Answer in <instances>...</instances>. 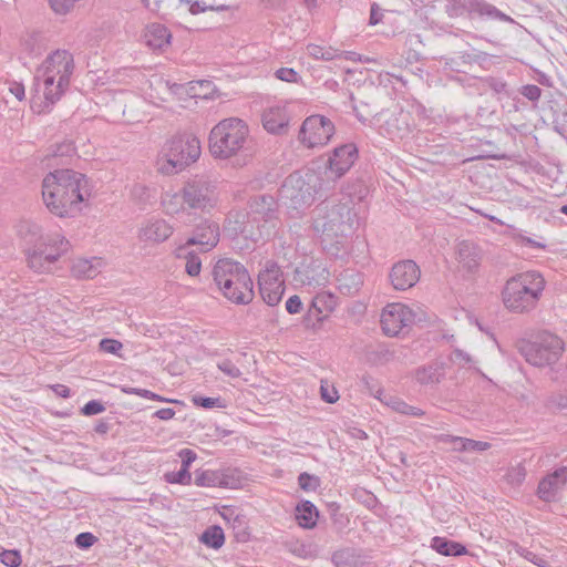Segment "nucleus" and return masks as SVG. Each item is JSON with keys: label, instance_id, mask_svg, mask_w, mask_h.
<instances>
[{"label": "nucleus", "instance_id": "f257e3e1", "mask_svg": "<svg viewBox=\"0 0 567 567\" xmlns=\"http://www.w3.org/2000/svg\"><path fill=\"white\" fill-rule=\"evenodd\" d=\"M92 196L89 178L73 169H55L42 181V198L48 210L61 218L74 217Z\"/></svg>", "mask_w": 567, "mask_h": 567}, {"label": "nucleus", "instance_id": "f03ea898", "mask_svg": "<svg viewBox=\"0 0 567 567\" xmlns=\"http://www.w3.org/2000/svg\"><path fill=\"white\" fill-rule=\"evenodd\" d=\"M333 189V181L322 174L307 169L297 171L286 177L279 188L278 199L292 218L302 214L318 199L327 197Z\"/></svg>", "mask_w": 567, "mask_h": 567}, {"label": "nucleus", "instance_id": "7ed1b4c3", "mask_svg": "<svg viewBox=\"0 0 567 567\" xmlns=\"http://www.w3.org/2000/svg\"><path fill=\"white\" fill-rule=\"evenodd\" d=\"M212 277L218 290L229 301L237 305L252 301L254 282L240 262L230 258L219 259L212 269Z\"/></svg>", "mask_w": 567, "mask_h": 567}, {"label": "nucleus", "instance_id": "20e7f679", "mask_svg": "<svg viewBox=\"0 0 567 567\" xmlns=\"http://www.w3.org/2000/svg\"><path fill=\"white\" fill-rule=\"evenodd\" d=\"M545 289V279L539 272L526 271L512 277L502 291L504 306L515 313L533 310Z\"/></svg>", "mask_w": 567, "mask_h": 567}, {"label": "nucleus", "instance_id": "39448f33", "mask_svg": "<svg viewBox=\"0 0 567 567\" xmlns=\"http://www.w3.org/2000/svg\"><path fill=\"white\" fill-rule=\"evenodd\" d=\"M316 212L313 228L328 238L351 235L358 223L357 214L347 203L334 205L331 208L328 205H321L317 207Z\"/></svg>", "mask_w": 567, "mask_h": 567}, {"label": "nucleus", "instance_id": "423d86ee", "mask_svg": "<svg viewBox=\"0 0 567 567\" xmlns=\"http://www.w3.org/2000/svg\"><path fill=\"white\" fill-rule=\"evenodd\" d=\"M519 353L534 367H549L556 363L564 352V341L549 332H543L534 341H522Z\"/></svg>", "mask_w": 567, "mask_h": 567}, {"label": "nucleus", "instance_id": "0eeeda50", "mask_svg": "<svg viewBox=\"0 0 567 567\" xmlns=\"http://www.w3.org/2000/svg\"><path fill=\"white\" fill-rule=\"evenodd\" d=\"M183 203L187 209L209 212L217 206L218 192L216 182L205 175L188 178L182 187Z\"/></svg>", "mask_w": 567, "mask_h": 567}, {"label": "nucleus", "instance_id": "6e6552de", "mask_svg": "<svg viewBox=\"0 0 567 567\" xmlns=\"http://www.w3.org/2000/svg\"><path fill=\"white\" fill-rule=\"evenodd\" d=\"M69 249L68 239L60 235H48L45 241L25 248L28 266L37 272H50L59 258Z\"/></svg>", "mask_w": 567, "mask_h": 567}, {"label": "nucleus", "instance_id": "1a4fd4ad", "mask_svg": "<svg viewBox=\"0 0 567 567\" xmlns=\"http://www.w3.org/2000/svg\"><path fill=\"white\" fill-rule=\"evenodd\" d=\"M200 144H165L157 158V169L172 175L182 172L200 156Z\"/></svg>", "mask_w": 567, "mask_h": 567}, {"label": "nucleus", "instance_id": "9d476101", "mask_svg": "<svg viewBox=\"0 0 567 567\" xmlns=\"http://www.w3.org/2000/svg\"><path fill=\"white\" fill-rule=\"evenodd\" d=\"M31 90L34 92L31 107L40 114L44 112V109L58 102L68 87H58V78L35 71Z\"/></svg>", "mask_w": 567, "mask_h": 567}, {"label": "nucleus", "instance_id": "9b49d317", "mask_svg": "<svg viewBox=\"0 0 567 567\" xmlns=\"http://www.w3.org/2000/svg\"><path fill=\"white\" fill-rule=\"evenodd\" d=\"M446 12L450 18L467 14L468 18L480 17L505 22H514L507 14L484 0H449Z\"/></svg>", "mask_w": 567, "mask_h": 567}, {"label": "nucleus", "instance_id": "f8f14e48", "mask_svg": "<svg viewBox=\"0 0 567 567\" xmlns=\"http://www.w3.org/2000/svg\"><path fill=\"white\" fill-rule=\"evenodd\" d=\"M220 238L219 224L210 218H203L193 229V235L176 249L177 256H183L190 246H198L202 252L212 250Z\"/></svg>", "mask_w": 567, "mask_h": 567}, {"label": "nucleus", "instance_id": "ddd939ff", "mask_svg": "<svg viewBox=\"0 0 567 567\" xmlns=\"http://www.w3.org/2000/svg\"><path fill=\"white\" fill-rule=\"evenodd\" d=\"M37 71L58 78V87H69L74 71L73 55L66 50H55L47 56Z\"/></svg>", "mask_w": 567, "mask_h": 567}, {"label": "nucleus", "instance_id": "4468645a", "mask_svg": "<svg viewBox=\"0 0 567 567\" xmlns=\"http://www.w3.org/2000/svg\"><path fill=\"white\" fill-rule=\"evenodd\" d=\"M416 320V315L405 305H388L381 313L382 330L386 336H398L404 328Z\"/></svg>", "mask_w": 567, "mask_h": 567}, {"label": "nucleus", "instance_id": "2eb2a0df", "mask_svg": "<svg viewBox=\"0 0 567 567\" xmlns=\"http://www.w3.org/2000/svg\"><path fill=\"white\" fill-rule=\"evenodd\" d=\"M336 132L334 124L324 115L313 114L302 122L298 142H330Z\"/></svg>", "mask_w": 567, "mask_h": 567}, {"label": "nucleus", "instance_id": "dca6fc26", "mask_svg": "<svg viewBox=\"0 0 567 567\" xmlns=\"http://www.w3.org/2000/svg\"><path fill=\"white\" fill-rule=\"evenodd\" d=\"M357 158V144H340L329 156L323 177H330L334 185L337 179L342 177L352 167Z\"/></svg>", "mask_w": 567, "mask_h": 567}, {"label": "nucleus", "instance_id": "f3484780", "mask_svg": "<svg viewBox=\"0 0 567 567\" xmlns=\"http://www.w3.org/2000/svg\"><path fill=\"white\" fill-rule=\"evenodd\" d=\"M248 134V125L243 120L228 117L210 130L208 142H245Z\"/></svg>", "mask_w": 567, "mask_h": 567}, {"label": "nucleus", "instance_id": "a211bd4d", "mask_svg": "<svg viewBox=\"0 0 567 567\" xmlns=\"http://www.w3.org/2000/svg\"><path fill=\"white\" fill-rule=\"evenodd\" d=\"M420 274V268L413 260H402L393 265L389 277L394 289L406 290L419 281Z\"/></svg>", "mask_w": 567, "mask_h": 567}, {"label": "nucleus", "instance_id": "6ab92c4d", "mask_svg": "<svg viewBox=\"0 0 567 567\" xmlns=\"http://www.w3.org/2000/svg\"><path fill=\"white\" fill-rule=\"evenodd\" d=\"M289 113L285 106H271L262 112L264 128L274 135L281 136L288 131Z\"/></svg>", "mask_w": 567, "mask_h": 567}, {"label": "nucleus", "instance_id": "aec40b11", "mask_svg": "<svg viewBox=\"0 0 567 567\" xmlns=\"http://www.w3.org/2000/svg\"><path fill=\"white\" fill-rule=\"evenodd\" d=\"M456 259L462 270L474 274L482 261V250L473 241L463 240L456 246Z\"/></svg>", "mask_w": 567, "mask_h": 567}, {"label": "nucleus", "instance_id": "412c9836", "mask_svg": "<svg viewBox=\"0 0 567 567\" xmlns=\"http://www.w3.org/2000/svg\"><path fill=\"white\" fill-rule=\"evenodd\" d=\"M567 483V467L563 466L546 475L538 484L537 495L545 502L555 499L557 492Z\"/></svg>", "mask_w": 567, "mask_h": 567}, {"label": "nucleus", "instance_id": "4be33fe9", "mask_svg": "<svg viewBox=\"0 0 567 567\" xmlns=\"http://www.w3.org/2000/svg\"><path fill=\"white\" fill-rule=\"evenodd\" d=\"M277 202L271 195H258L248 203L249 215L254 220L270 221L277 218Z\"/></svg>", "mask_w": 567, "mask_h": 567}, {"label": "nucleus", "instance_id": "5701e85b", "mask_svg": "<svg viewBox=\"0 0 567 567\" xmlns=\"http://www.w3.org/2000/svg\"><path fill=\"white\" fill-rule=\"evenodd\" d=\"M173 234V227L164 219L146 221L138 231L142 241L158 244L165 241Z\"/></svg>", "mask_w": 567, "mask_h": 567}, {"label": "nucleus", "instance_id": "b1692460", "mask_svg": "<svg viewBox=\"0 0 567 567\" xmlns=\"http://www.w3.org/2000/svg\"><path fill=\"white\" fill-rule=\"evenodd\" d=\"M212 156L218 159H233V165H244L248 156L239 144H208Z\"/></svg>", "mask_w": 567, "mask_h": 567}, {"label": "nucleus", "instance_id": "393cba45", "mask_svg": "<svg viewBox=\"0 0 567 567\" xmlns=\"http://www.w3.org/2000/svg\"><path fill=\"white\" fill-rule=\"evenodd\" d=\"M414 377L422 385L436 384L445 377V363L436 360L426 365L420 367L415 370Z\"/></svg>", "mask_w": 567, "mask_h": 567}, {"label": "nucleus", "instance_id": "a878e982", "mask_svg": "<svg viewBox=\"0 0 567 567\" xmlns=\"http://www.w3.org/2000/svg\"><path fill=\"white\" fill-rule=\"evenodd\" d=\"M477 61L478 56L476 54L467 52H461L455 56H441L440 59L444 70L456 73H466V69Z\"/></svg>", "mask_w": 567, "mask_h": 567}, {"label": "nucleus", "instance_id": "bb28decb", "mask_svg": "<svg viewBox=\"0 0 567 567\" xmlns=\"http://www.w3.org/2000/svg\"><path fill=\"white\" fill-rule=\"evenodd\" d=\"M172 34L169 30L159 23H153L145 33V43L155 50H162L171 42Z\"/></svg>", "mask_w": 567, "mask_h": 567}, {"label": "nucleus", "instance_id": "cd10ccee", "mask_svg": "<svg viewBox=\"0 0 567 567\" xmlns=\"http://www.w3.org/2000/svg\"><path fill=\"white\" fill-rule=\"evenodd\" d=\"M362 284V275L353 269H346L338 277V288L341 293L347 296L355 295Z\"/></svg>", "mask_w": 567, "mask_h": 567}, {"label": "nucleus", "instance_id": "c85d7f7f", "mask_svg": "<svg viewBox=\"0 0 567 567\" xmlns=\"http://www.w3.org/2000/svg\"><path fill=\"white\" fill-rule=\"evenodd\" d=\"M17 231L28 247H34L35 245H40L41 241H45V237L41 233V227L33 221H20Z\"/></svg>", "mask_w": 567, "mask_h": 567}, {"label": "nucleus", "instance_id": "c756f323", "mask_svg": "<svg viewBox=\"0 0 567 567\" xmlns=\"http://www.w3.org/2000/svg\"><path fill=\"white\" fill-rule=\"evenodd\" d=\"M431 547L444 556H462L467 554V549L463 544L439 536L432 538Z\"/></svg>", "mask_w": 567, "mask_h": 567}, {"label": "nucleus", "instance_id": "7c9ffc66", "mask_svg": "<svg viewBox=\"0 0 567 567\" xmlns=\"http://www.w3.org/2000/svg\"><path fill=\"white\" fill-rule=\"evenodd\" d=\"M100 265L101 260L97 258L78 259L73 262L71 272L78 279H91L99 274Z\"/></svg>", "mask_w": 567, "mask_h": 567}, {"label": "nucleus", "instance_id": "2f4dec72", "mask_svg": "<svg viewBox=\"0 0 567 567\" xmlns=\"http://www.w3.org/2000/svg\"><path fill=\"white\" fill-rule=\"evenodd\" d=\"M296 519L298 524L303 528H312L317 524L318 511L316 506L309 502L305 501L299 504L296 508Z\"/></svg>", "mask_w": 567, "mask_h": 567}, {"label": "nucleus", "instance_id": "473e14b6", "mask_svg": "<svg viewBox=\"0 0 567 567\" xmlns=\"http://www.w3.org/2000/svg\"><path fill=\"white\" fill-rule=\"evenodd\" d=\"M219 487L236 489L243 486L245 476L238 468H226L219 471Z\"/></svg>", "mask_w": 567, "mask_h": 567}, {"label": "nucleus", "instance_id": "72a5a7b5", "mask_svg": "<svg viewBox=\"0 0 567 567\" xmlns=\"http://www.w3.org/2000/svg\"><path fill=\"white\" fill-rule=\"evenodd\" d=\"M200 542L206 546L218 549L225 543L224 530L220 526L213 525L204 530L199 537Z\"/></svg>", "mask_w": 567, "mask_h": 567}, {"label": "nucleus", "instance_id": "f704fd0d", "mask_svg": "<svg viewBox=\"0 0 567 567\" xmlns=\"http://www.w3.org/2000/svg\"><path fill=\"white\" fill-rule=\"evenodd\" d=\"M162 205L166 214L171 216L178 215L187 209L186 204L183 203L182 189L174 194H166L162 199Z\"/></svg>", "mask_w": 567, "mask_h": 567}, {"label": "nucleus", "instance_id": "c9c22d12", "mask_svg": "<svg viewBox=\"0 0 567 567\" xmlns=\"http://www.w3.org/2000/svg\"><path fill=\"white\" fill-rule=\"evenodd\" d=\"M358 558L354 549L342 548L332 554L331 561L336 567H357Z\"/></svg>", "mask_w": 567, "mask_h": 567}, {"label": "nucleus", "instance_id": "e433bc0d", "mask_svg": "<svg viewBox=\"0 0 567 567\" xmlns=\"http://www.w3.org/2000/svg\"><path fill=\"white\" fill-rule=\"evenodd\" d=\"M284 279L281 278L280 268L276 264H271L264 271H261L258 276V285L266 286H277L280 287V284L284 285Z\"/></svg>", "mask_w": 567, "mask_h": 567}, {"label": "nucleus", "instance_id": "4c0bfd02", "mask_svg": "<svg viewBox=\"0 0 567 567\" xmlns=\"http://www.w3.org/2000/svg\"><path fill=\"white\" fill-rule=\"evenodd\" d=\"M260 295L264 301L268 306H276L280 302L285 292V285L280 284V287L259 285Z\"/></svg>", "mask_w": 567, "mask_h": 567}, {"label": "nucleus", "instance_id": "58836bf2", "mask_svg": "<svg viewBox=\"0 0 567 567\" xmlns=\"http://www.w3.org/2000/svg\"><path fill=\"white\" fill-rule=\"evenodd\" d=\"M328 278L329 272L326 268H308L305 270V279L302 281L308 286L319 287L324 286L328 282Z\"/></svg>", "mask_w": 567, "mask_h": 567}, {"label": "nucleus", "instance_id": "ea45409f", "mask_svg": "<svg viewBox=\"0 0 567 567\" xmlns=\"http://www.w3.org/2000/svg\"><path fill=\"white\" fill-rule=\"evenodd\" d=\"M182 2H186L189 4V12L192 14H198L200 12H205L207 10L210 11H226L229 9L226 4H214V3H207L206 1H198V0H181Z\"/></svg>", "mask_w": 567, "mask_h": 567}, {"label": "nucleus", "instance_id": "a19ab883", "mask_svg": "<svg viewBox=\"0 0 567 567\" xmlns=\"http://www.w3.org/2000/svg\"><path fill=\"white\" fill-rule=\"evenodd\" d=\"M219 471H202L196 472L195 484L204 487H219Z\"/></svg>", "mask_w": 567, "mask_h": 567}, {"label": "nucleus", "instance_id": "79ce46f5", "mask_svg": "<svg viewBox=\"0 0 567 567\" xmlns=\"http://www.w3.org/2000/svg\"><path fill=\"white\" fill-rule=\"evenodd\" d=\"M178 257L186 259L185 271L189 276L196 277L200 274L202 261L200 258L194 251H188V249H186V251L183 252V256Z\"/></svg>", "mask_w": 567, "mask_h": 567}, {"label": "nucleus", "instance_id": "37998d69", "mask_svg": "<svg viewBox=\"0 0 567 567\" xmlns=\"http://www.w3.org/2000/svg\"><path fill=\"white\" fill-rule=\"evenodd\" d=\"M166 85H167L168 90L171 91V93L178 95V96H182L183 94L189 95L192 97H198V96L206 97L207 96V93H204L203 95H200L195 91L194 82L188 83V87L185 84L171 83L169 81H166Z\"/></svg>", "mask_w": 567, "mask_h": 567}, {"label": "nucleus", "instance_id": "c03bdc74", "mask_svg": "<svg viewBox=\"0 0 567 567\" xmlns=\"http://www.w3.org/2000/svg\"><path fill=\"white\" fill-rule=\"evenodd\" d=\"M308 53L312 58H315L317 60H323V61H331V60L336 59L337 56H339L337 50H334L332 48L324 49V48L316 45V44L308 45Z\"/></svg>", "mask_w": 567, "mask_h": 567}, {"label": "nucleus", "instance_id": "a18cd8bd", "mask_svg": "<svg viewBox=\"0 0 567 567\" xmlns=\"http://www.w3.org/2000/svg\"><path fill=\"white\" fill-rule=\"evenodd\" d=\"M472 159H507L512 163H519L522 156L518 153H483L473 156Z\"/></svg>", "mask_w": 567, "mask_h": 567}, {"label": "nucleus", "instance_id": "49530a36", "mask_svg": "<svg viewBox=\"0 0 567 567\" xmlns=\"http://www.w3.org/2000/svg\"><path fill=\"white\" fill-rule=\"evenodd\" d=\"M165 478L172 484L189 485L192 483V474L186 468H181L178 472L167 473Z\"/></svg>", "mask_w": 567, "mask_h": 567}, {"label": "nucleus", "instance_id": "de8ad7c7", "mask_svg": "<svg viewBox=\"0 0 567 567\" xmlns=\"http://www.w3.org/2000/svg\"><path fill=\"white\" fill-rule=\"evenodd\" d=\"M276 79L288 83H300L302 78L292 68H280L275 72Z\"/></svg>", "mask_w": 567, "mask_h": 567}, {"label": "nucleus", "instance_id": "09e8293b", "mask_svg": "<svg viewBox=\"0 0 567 567\" xmlns=\"http://www.w3.org/2000/svg\"><path fill=\"white\" fill-rule=\"evenodd\" d=\"M172 142H200V135L197 126H189L184 131L177 132Z\"/></svg>", "mask_w": 567, "mask_h": 567}, {"label": "nucleus", "instance_id": "8fccbe9b", "mask_svg": "<svg viewBox=\"0 0 567 567\" xmlns=\"http://www.w3.org/2000/svg\"><path fill=\"white\" fill-rule=\"evenodd\" d=\"M52 155L53 157L61 158H72L73 156L82 157L78 148L74 147V144H55V150Z\"/></svg>", "mask_w": 567, "mask_h": 567}, {"label": "nucleus", "instance_id": "3c124183", "mask_svg": "<svg viewBox=\"0 0 567 567\" xmlns=\"http://www.w3.org/2000/svg\"><path fill=\"white\" fill-rule=\"evenodd\" d=\"M320 394L321 399L327 403H336L339 400L337 389L329 384L328 381H321Z\"/></svg>", "mask_w": 567, "mask_h": 567}, {"label": "nucleus", "instance_id": "603ef678", "mask_svg": "<svg viewBox=\"0 0 567 567\" xmlns=\"http://www.w3.org/2000/svg\"><path fill=\"white\" fill-rule=\"evenodd\" d=\"M519 93L535 106L542 96V89L535 84H526L519 89Z\"/></svg>", "mask_w": 567, "mask_h": 567}, {"label": "nucleus", "instance_id": "864d4df0", "mask_svg": "<svg viewBox=\"0 0 567 567\" xmlns=\"http://www.w3.org/2000/svg\"><path fill=\"white\" fill-rule=\"evenodd\" d=\"M100 350L105 353L115 354L117 357H121L120 351L123 348L122 342L115 339H102L100 341Z\"/></svg>", "mask_w": 567, "mask_h": 567}, {"label": "nucleus", "instance_id": "5fc2aeb1", "mask_svg": "<svg viewBox=\"0 0 567 567\" xmlns=\"http://www.w3.org/2000/svg\"><path fill=\"white\" fill-rule=\"evenodd\" d=\"M381 394H382V391H379V395H377V398L379 400L384 401V403L386 405H389L395 412L404 414V411L408 409V403H405L404 401H402L398 398L391 396V395H385V398L382 399Z\"/></svg>", "mask_w": 567, "mask_h": 567}, {"label": "nucleus", "instance_id": "6e6d98bb", "mask_svg": "<svg viewBox=\"0 0 567 567\" xmlns=\"http://www.w3.org/2000/svg\"><path fill=\"white\" fill-rule=\"evenodd\" d=\"M0 560L8 567H18L21 564V556L18 550H3Z\"/></svg>", "mask_w": 567, "mask_h": 567}, {"label": "nucleus", "instance_id": "4d7b16f0", "mask_svg": "<svg viewBox=\"0 0 567 567\" xmlns=\"http://www.w3.org/2000/svg\"><path fill=\"white\" fill-rule=\"evenodd\" d=\"M218 369L225 373L226 375L230 378H239L241 375L240 370L237 368V365L230 361L229 359H225L217 363Z\"/></svg>", "mask_w": 567, "mask_h": 567}, {"label": "nucleus", "instance_id": "13d9d810", "mask_svg": "<svg viewBox=\"0 0 567 567\" xmlns=\"http://www.w3.org/2000/svg\"><path fill=\"white\" fill-rule=\"evenodd\" d=\"M122 391L126 394H136V395H140L142 398H145V399H150V400H154V401H166L164 398H162L161 395L152 392V391H148V390H145V389H137V388H123Z\"/></svg>", "mask_w": 567, "mask_h": 567}, {"label": "nucleus", "instance_id": "bf43d9fd", "mask_svg": "<svg viewBox=\"0 0 567 567\" xmlns=\"http://www.w3.org/2000/svg\"><path fill=\"white\" fill-rule=\"evenodd\" d=\"M193 403L204 409L221 408L219 398L194 396Z\"/></svg>", "mask_w": 567, "mask_h": 567}, {"label": "nucleus", "instance_id": "052dcab7", "mask_svg": "<svg viewBox=\"0 0 567 567\" xmlns=\"http://www.w3.org/2000/svg\"><path fill=\"white\" fill-rule=\"evenodd\" d=\"M97 538L92 533H80L75 537V545L81 549H87L93 546Z\"/></svg>", "mask_w": 567, "mask_h": 567}, {"label": "nucleus", "instance_id": "680f3d73", "mask_svg": "<svg viewBox=\"0 0 567 567\" xmlns=\"http://www.w3.org/2000/svg\"><path fill=\"white\" fill-rule=\"evenodd\" d=\"M525 476L526 470L520 464L515 467H512L507 473L508 481L513 484H520L524 481Z\"/></svg>", "mask_w": 567, "mask_h": 567}, {"label": "nucleus", "instance_id": "e2e57ef3", "mask_svg": "<svg viewBox=\"0 0 567 567\" xmlns=\"http://www.w3.org/2000/svg\"><path fill=\"white\" fill-rule=\"evenodd\" d=\"M105 410V406L96 400L89 401L82 409L81 412L84 415H95L102 413Z\"/></svg>", "mask_w": 567, "mask_h": 567}, {"label": "nucleus", "instance_id": "0e129e2a", "mask_svg": "<svg viewBox=\"0 0 567 567\" xmlns=\"http://www.w3.org/2000/svg\"><path fill=\"white\" fill-rule=\"evenodd\" d=\"M489 446H491V444L487 442L475 441V440L465 437V442L461 449H466V451L483 452V451L488 450Z\"/></svg>", "mask_w": 567, "mask_h": 567}, {"label": "nucleus", "instance_id": "69168bd1", "mask_svg": "<svg viewBox=\"0 0 567 567\" xmlns=\"http://www.w3.org/2000/svg\"><path fill=\"white\" fill-rule=\"evenodd\" d=\"M298 482L302 489L310 491L317 487L318 480L305 472L299 475Z\"/></svg>", "mask_w": 567, "mask_h": 567}, {"label": "nucleus", "instance_id": "338daca9", "mask_svg": "<svg viewBox=\"0 0 567 567\" xmlns=\"http://www.w3.org/2000/svg\"><path fill=\"white\" fill-rule=\"evenodd\" d=\"M182 458V468L189 471L190 464L196 460L197 454L190 449H183L178 453Z\"/></svg>", "mask_w": 567, "mask_h": 567}, {"label": "nucleus", "instance_id": "774afa93", "mask_svg": "<svg viewBox=\"0 0 567 567\" xmlns=\"http://www.w3.org/2000/svg\"><path fill=\"white\" fill-rule=\"evenodd\" d=\"M302 309V302H301V299L298 297V296H291L287 301H286V310L291 313V315H295V313H299Z\"/></svg>", "mask_w": 567, "mask_h": 567}]
</instances>
